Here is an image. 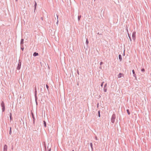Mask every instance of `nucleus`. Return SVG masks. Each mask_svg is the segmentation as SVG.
<instances>
[{"mask_svg": "<svg viewBox=\"0 0 151 151\" xmlns=\"http://www.w3.org/2000/svg\"><path fill=\"white\" fill-rule=\"evenodd\" d=\"M116 118V115L115 114H113L111 118V121L112 124L114 123Z\"/></svg>", "mask_w": 151, "mask_h": 151, "instance_id": "nucleus-1", "label": "nucleus"}, {"mask_svg": "<svg viewBox=\"0 0 151 151\" xmlns=\"http://www.w3.org/2000/svg\"><path fill=\"white\" fill-rule=\"evenodd\" d=\"M21 62L20 60H19V63L17 67V69L18 70H19L21 68Z\"/></svg>", "mask_w": 151, "mask_h": 151, "instance_id": "nucleus-2", "label": "nucleus"}, {"mask_svg": "<svg viewBox=\"0 0 151 151\" xmlns=\"http://www.w3.org/2000/svg\"><path fill=\"white\" fill-rule=\"evenodd\" d=\"M136 32L135 31L133 32L132 33V38L134 40H135L136 39Z\"/></svg>", "mask_w": 151, "mask_h": 151, "instance_id": "nucleus-3", "label": "nucleus"}, {"mask_svg": "<svg viewBox=\"0 0 151 151\" xmlns=\"http://www.w3.org/2000/svg\"><path fill=\"white\" fill-rule=\"evenodd\" d=\"M107 83H106L105 84V85H104V88H103L104 91L105 92H106L107 91Z\"/></svg>", "mask_w": 151, "mask_h": 151, "instance_id": "nucleus-4", "label": "nucleus"}, {"mask_svg": "<svg viewBox=\"0 0 151 151\" xmlns=\"http://www.w3.org/2000/svg\"><path fill=\"white\" fill-rule=\"evenodd\" d=\"M7 146L5 145L4 147V151H7Z\"/></svg>", "mask_w": 151, "mask_h": 151, "instance_id": "nucleus-5", "label": "nucleus"}, {"mask_svg": "<svg viewBox=\"0 0 151 151\" xmlns=\"http://www.w3.org/2000/svg\"><path fill=\"white\" fill-rule=\"evenodd\" d=\"M35 100H36V104H37V90H35Z\"/></svg>", "mask_w": 151, "mask_h": 151, "instance_id": "nucleus-6", "label": "nucleus"}, {"mask_svg": "<svg viewBox=\"0 0 151 151\" xmlns=\"http://www.w3.org/2000/svg\"><path fill=\"white\" fill-rule=\"evenodd\" d=\"M123 76V73H120L118 75V77L119 78H120L121 77V76Z\"/></svg>", "mask_w": 151, "mask_h": 151, "instance_id": "nucleus-7", "label": "nucleus"}, {"mask_svg": "<svg viewBox=\"0 0 151 151\" xmlns=\"http://www.w3.org/2000/svg\"><path fill=\"white\" fill-rule=\"evenodd\" d=\"M24 39H21V42H20L21 45L22 46V45H23V44L24 43Z\"/></svg>", "mask_w": 151, "mask_h": 151, "instance_id": "nucleus-8", "label": "nucleus"}, {"mask_svg": "<svg viewBox=\"0 0 151 151\" xmlns=\"http://www.w3.org/2000/svg\"><path fill=\"white\" fill-rule=\"evenodd\" d=\"M1 106L2 108L5 107L4 104V101H2L1 104Z\"/></svg>", "mask_w": 151, "mask_h": 151, "instance_id": "nucleus-9", "label": "nucleus"}, {"mask_svg": "<svg viewBox=\"0 0 151 151\" xmlns=\"http://www.w3.org/2000/svg\"><path fill=\"white\" fill-rule=\"evenodd\" d=\"M119 59L120 61H121L122 60V56H121V55L119 54Z\"/></svg>", "mask_w": 151, "mask_h": 151, "instance_id": "nucleus-10", "label": "nucleus"}, {"mask_svg": "<svg viewBox=\"0 0 151 151\" xmlns=\"http://www.w3.org/2000/svg\"><path fill=\"white\" fill-rule=\"evenodd\" d=\"M32 118L33 119V123L34 124L35 123V118L34 116V115L33 114L32 112Z\"/></svg>", "mask_w": 151, "mask_h": 151, "instance_id": "nucleus-11", "label": "nucleus"}, {"mask_svg": "<svg viewBox=\"0 0 151 151\" xmlns=\"http://www.w3.org/2000/svg\"><path fill=\"white\" fill-rule=\"evenodd\" d=\"M38 55V53L36 52H35L33 54V55L34 56H37Z\"/></svg>", "mask_w": 151, "mask_h": 151, "instance_id": "nucleus-12", "label": "nucleus"}, {"mask_svg": "<svg viewBox=\"0 0 151 151\" xmlns=\"http://www.w3.org/2000/svg\"><path fill=\"white\" fill-rule=\"evenodd\" d=\"M12 114L11 113H10V115H9V117L10 121L12 120Z\"/></svg>", "mask_w": 151, "mask_h": 151, "instance_id": "nucleus-13", "label": "nucleus"}, {"mask_svg": "<svg viewBox=\"0 0 151 151\" xmlns=\"http://www.w3.org/2000/svg\"><path fill=\"white\" fill-rule=\"evenodd\" d=\"M90 145L91 147V149H92V150H93V145H92V143H90Z\"/></svg>", "mask_w": 151, "mask_h": 151, "instance_id": "nucleus-14", "label": "nucleus"}, {"mask_svg": "<svg viewBox=\"0 0 151 151\" xmlns=\"http://www.w3.org/2000/svg\"><path fill=\"white\" fill-rule=\"evenodd\" d=\"M35 5H34V6H35V10L36 8V6H37V3L36 2V1H35Z\"/></svg>", "mask_w": 151, "mask_h": 151, "instance_id": "nucleus-15", "label": "nucleus"}, {"mask_svg": "<svg viewBox=\"0 0 151 151\" xmlns=\"http://www.w3.org/2000/svg\"><path fill=\"white\" fill-rule=\"evenodd\" d=\"M81 17V15L78 16V21H79L80 20V18Z\"/></svg>", "mask_w": 151, "mask_h": 151, "instance_id": "nucleus-16", "label": "nucleus"}, {"mask_svg": "<svg viewBox=\"0 0 151 151\" xmlns=\"http://www.w3.org/2000/svg\"><path fill=\"white\" fill-rule=\"evenodd\" d=\"M127 111L128 113V114L129 115H130V113L129 111V109H127Z\"/></svg>", "mask_w": 151, "mask_h": 151, "instance_id": "nucleus-17", "label": "nucleus"}, {"mask_svg": "<svg viewBox=\"0 0 151 151\" xmlns=\"http://www.w3.org/2000/svg\"><path fill=\"white\" fill-rule=\"evenodd\" d=\"M43 122H44V126L45 127L46 126V122L45 121H44Z\"/></svg>", "mask_w": 151, "mask_h": 151, "instance_id": "nucleus-18", "label": "nucleus"}, {"mask_svg": "<svg viewBox=\"0 0 151 151\" xmlns=\"http://www.w3.org/2000/svg\"><path fill=\"white\" fill-rule=\"evenodd\" d=\"M5 107L2 108V111L3 112L5 110Z\"/></svg>", "mask_w": 151, "mask_h": 151, "instance_id": "nucleus-19", "label": "nucleus"}, {"mask_svg": "<svg viewBox=\"0 0 151 151\" xmlns=\"http://www.w3.org/2000/svg\"><path fill=\"white\" fill-rule=\"evenodd\" d=\"M86 43L87 45H88V41L87 39H86Z\"/></svg>", "mask_w": 151, "mask_h": 151, "instance_id": "nucleus-20", "label": "nucleus"}, {"mask_svg": "<svg viewBox=\"0 0 151 151\" xmlns=\"http://www.w3.org/2000/svg\"><path fill=\"white\" fill-rule=\"evenodd\" d=\"M12 133L11 131V127H10V131H9V134L10 135Z\"/></svg>", "mask_w": 151, "mask_h": 151, "instance_id": "nucleus-21", "label": "nucleus"}, {"mask_svg": "<svg viewBox=\"0 0 151 151\" xmlns=\"http://www.w3.org/2000/svg\"><path fill=\"white\" fill-rule=\"evenodd\" d=\"M21 48L22 50L23 51L24 50V48L23 47V45H21Z\"/></svg>", "mask_w": 151, "mask_h": 151, "instance_id": "nucleus-22", "label": "nucleus"}, {"mask_svg": "<svg viewBox=\"0 0 151 151\" xmlns=\"http://www.w3.org/2000/svg\"><path fill=\"white\" fill-rule=\"evenodd\" d=\"M56 16H57V22H56V24H58V16L57 14L56 15Z\"/></svg>", "mask_w": 151, "mask_h": 151, "instance_id": "nucleus-23", "label": "nucleus"}, {"mask_svg": "<svg viewBox=\"0 0 151 151\" xmlns=\"http://www.w3.org/2000/svg\"><path fill=\"white\" fill-rule=\"evenodd\" d=\"M141 71L142 72H144L145 71V70L144 68H142L141 70Z\"/></svg>", "mask_w": 151, "mask_h": 151, "instance_id": "nucleus-24", "label": "nucleus"}, {"mask_svg": "<svg viewBox=\"0 0 151 151\" xmlns=\"http://www.w3.org/2000/svg\"><path fill=\"white\" fill-rule=\"evenodd\" d=\"M132 73H133V74H135V73L134 70H132Z\"/></svg>", "mask_w": 151, "mask_h": 151, "instance_id": "nucleus-25", "label": "nucleus"}, {"mask_svg": "<svg viewBox=\"0 0 151 151\" xmlns=\"http://www.w3.org/2000/svg\"><path fill=\"white\" fill-rule=\"evenodd\" d=\"M95 139L96 140H97L98 139L97 138V137L96 136H95Z\"/></svg>", "mask_w": 151, "mask_h": 151, "instance_id": "nucleus-26", "label": "nucleus"}, {"mask_svg": "<svg viewBox=\"0 0 151 151\" xmlns=\"http://www.w3.org/2000/svg\"><path fill=\"white\" fill-rule=\"evenodd\" d=\"M46 88H47V89H48V88H49V86H48L47 85V84H46Z\"/></svg>", "mask_w": 151, "mask_h": 151, "instance_id": "nucleus-27", "label": "nucleus"}, {"mask_svg": "<svg viewBox=\"0 0 151 151\" xmlns=\"http://www.w3.org/2000/svg\"><path fill=\"white\" fill-rule=\"evenodd\" d=\"M133 76L135 77L136 78V75L135 74H134L133 75Z\"/></svg>", "mask_w": 151, "mask_h": 151, "instance_id": "nucleus-28", "label": "nucleus"}, {"mask_svg": "<svg viewBox=\"0 0 151 151\" xmlns=\"http://www.w3.org/2000/svg\"><path fill=\"white\" fill-rule=\"evenodd\" d=\"M104 83V82H103L101 83V87H103V84Z\"/></svg>", "mask_w": 151, "mask_h": 151, "instance_id": "nucleus-29", "label": "nucleus"}, {"mask_svg": "<svg viewBox=\"0 0 151 151\" xmlns=\"http://www.w3.org/2000/svg\"><path fill=\"white\" fill-rule=\"evenodd\" d=\"M103 64V62H101L100 63V65H102Z\"/></svg>", "mask_w": 151, "mask_h": 151, "instance_id": "nucleus-30", "label": "nucleus"}, {"mask_svg": "<svg viewBox=\"0 0 151 151\" xmlns=\"http://www.w3.org/2000/svg\"><path fill=\"white\" fill-rule=\"evenodd\" d=\"M129 39H130V41H132V39H131V36H129Z\"/></svg>", "mask_w": 151, "mask_h": 151, "instance_id": "nucleus-31", "label": "nucleus"}, {"mask_svg": "<svg viewBox=\"0 0 151 151\" xmlns=\"http://www.w3.org/2000/svg\"><path fill=\"white\" fill-rule=\"evenodd\" d=\"M126 30H127V33H128V30L127 28H126Z\"/></svg>", "mask_w": 151, "mask_h": 151, "instance_id": "nucleus-32", "label": "nucleus"}, {"mask_svg": "<svg viewBox=\"0 0 151 151\" xmlns=\"http://www.w3.org/2000/svg\"><path fill=\"white\" fill-rule=\"evenodd\" d=\"M128 35L129 37V36H130V35L129 34V33H128Z\"/></svg>", "mask_w": 151, "mask_h": 151, "instance_id": "nucleus-33", "label": "nucleus"}, {"mask_svg": "<svg viewBox=\"0 0 151 151\" xmlns=\"http://www.w3.org/2000/svg\"><path fill=\"white\" fill-rule=\"evenodd\" d=\"M41 19L42 20H43V17H42L41 18Z\"/></svg>", "mask_w": 151, "mask_h": 151, "instance_id": "nucleus-34", "label": "nucleus"}, {"mask_svg": "<svg viewBox=\"0 0 151 151\" xmlns=\"http://www.w3.org/2000/svg\"><path fill=\"white\" fill-rule=\"evenodd\" d=\"M35 90H37L36 86H35Z\"/></svg>", "mask_w": 151, "mask_h": 151, "instance_id": "nucleus-35", "label": "nucleus"}, {"mask_svg": "<svg viewBox=\"0 0 151 151\" xmlns=\"http://www.w3.org/2000/svg\"><path fill=\"white\" fill-rule=\"evenodd\" d=\"M99 105V103H98V104H97V107H98Z\"/></svg>", "mask_w": 151, "mask_h": 151, "instance_id": "nucleus-36", "label": "nucleus"}, {"mask_svg": "<svg viewBox=\"0 0 151 151\" xmlns=\"http://www.w3.org/2000/svg\"><path fill=\"white\" fill-rule=\"evenodd\" d=\"M98 114H100V111H98Z\"/></svg>", "mask_w": 151, "mask_h": 151, "instance_id": "nucleus-37", "label": "nucleus"}, {"mask_svg": "<svg viewBox=\"0 0 151 151\" xmlns=\"http://www.w3.org/2000/svg\"><path fill=\"white\" fill-rule=\"evenodd\" d=\"M98 116H99V117H100V114H99Z\"/></svg>", "mask_w": 151, "mask_h": 151, "instance_id": "nucleus-38", "label": "nucleus"}, {"mask_svg": "<svg viewBox=\"0 0 151 151\" xmlns=\"http://www.w3.org/2000/svg\"><path fill=\"white\" fill-rule=\"evenodd\" d=\"M1 42L0 41V45H1Z\"/></svg>", "mask_w": 151, "mask_h": 151, "instance_id": "nucleus-39", "label": "nucleus"}, {"mask_svg": "<svg viewBox=\"0 0 151 151\" xmlns=\"http://www.w3.org/2000/svg\"><path fill=\"white\" fill-rule=\"evenodd\" d=\"M50 150H51V149H50L49 150V151H50Z\"/></svg>", "mask_w": 151, "mask_h": 151, "instance_id": "nucleus-40", "label": "nucleus"}, {"mask_svg": "<svg viewBox=\"0 0 151 151\" xmlns=\"http://www.w3.org/2000/svg\"><path fill=\"white\" fill-rule=\"evenodd\" d=\"M15 1H17V0H15Z\"/></svg>", "mask_w": 151, "mask_h": 151, "instance_id": "nucleus-41", "label": "nucleus"}, {"mask_svg": "<svg viewBox=\"0 0 151 151\" xmlns=\"http://www.w3.org/2000/svg\"><path fill=\"white\" fill-rule=\"evenodd\" d=\"M99 68H101V67H99Z\"/></svg>", "mask_w": 151, "mask_h": 151, "instance_id": "nucleus-42", "label": "nucleus"}, {"mask_svg": "<svg viewBox=\"0 0 151 151\" xmlns=\"http://www.w3.org/2000/svg\"><path fill=\"white\" fill-rule=\"evenodd\" d=\"M78 72V74H79L78 72Z\"/></svg>", "mask_w": 151, "mask_h": 151, "instance_id": "nucleus-43", "label": "nucleus"}, {"mask_svg": "<svg viewBox=\"0 0 151 151\" xmlns=\"http://www.w3.org/2000/svg\"><path fill=\"white\" fill-rule=\"evenodd\" d=\"M72 151H74V150H72Z\"/></svg>", "mask_w": 151, "mask_h": 151, "instance_id": "nucleus-44", "label": "nucleus"}, {"mask_svg": "<svg viewBox=\"0 0 151 151\" xmlns=\"http://www.w3.org/2000/svg\"><path fill=\"white\" fill-rule=\"evenodd\" d=\"M150 75H151V73L150 74Z\"/></svg>", "mask_w": 151, "mask_h": 151, "instance_id": "nucleus-45", "label": "nucleus"}]
</instances>
